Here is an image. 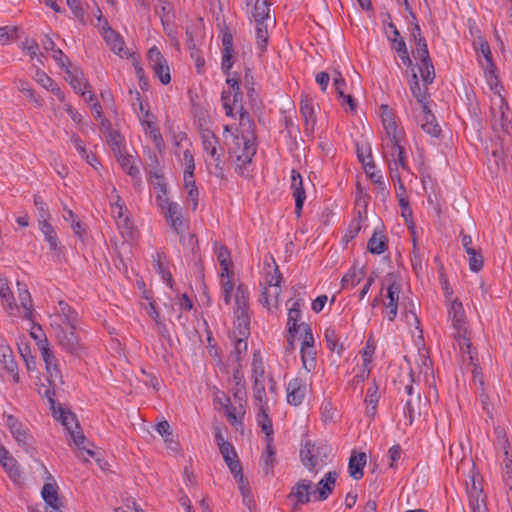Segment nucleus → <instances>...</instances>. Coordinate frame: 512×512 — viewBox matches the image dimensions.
Here are the masks:
<instances>
[{
	"label": "nucleus",
	"mask_w": 512,
	"mask_h": 512,
	"mask_svg": "<svg viewBox=\"0 0 512 512\" xmlns=\"http://www.w3.org/2000/svg\"><path fill=\"white\" fill-rule=\"evenodd\" d=\"M377 113L381 123L382 156L388 165L390 176L400 183V169L407 171L406 133L399 117L388 105H380Z\"/></svg>",
	"instance_id": "nucleus-1"
},
{
	"label": "nucleus",
	"mask_w": 512,
	"mask_h": 512,
	"mask_svg": "<svg viewBox=\"0 0 512 512\" xmlns=\"http://www.w3.org/2000/svg\"><path fill=\"white\" fill-rule=\"evenodd\" d=\"M224 139L234 170L241 176H250L257 150L252 120L244 119V125H237L236 122L225 124Z\"/></svg>",
	"instance_id": "nucleus-2"
},
{
	"label": "nucleus",
	"mask_w": 512,
	"mask_h": 512,
	"mask_svg": "<svg viewBox=\"0 0 512 512\" xmlns=\"http://www.w3.org/2000/svg\"><path fill=\"white\" fill-rule=\"evenodd\" d=\"M233 304V314L236 318L234 329L230 334L233 344L232 354L236 361H240L247 352V338L250 329V316L248 311V299L246 292L238 287L235 291V303Z\"/></svg>",
	"instance_id": "nucleus-3"
},
{
	"label": "nucleus",
	"mask_w": 512,
	"mask_h": 512,
	"mask_svg": "<svg viewBox=\"0 0 512 512\" xmlns=\"http://www.w3.org/2000/svg\"><path fill=\"white\" fill-rule=\"evenodd\" d=\"M215 253L217 262L219 263V278L222 290V297L227 305L235 303V291L241 287L248 296V291L241 284H238V279L233 271V263L228 249L221 245H215Z\"/></svg>",
	"instance_id": "nucleus-4"
},
{
	"label": "nucleus",
	"mask_w": 512,
	"mask_h": 512,
	"mask_svg": "<svg viewBox=\"0 0 512 512\" xmlns=\"http://www.w3.org/2000/svg\"><path fill=\"white\" fill-rule=\"evenodd\" d=\"M18 287V300L20 304L13 301L12 293L7 284L6 279L0 277V297L6 305V310L10 315L16 317H23L27 320L33 318V303L31 295L25 285L17 282Z\"/></svg>",
	"instance_id": "nucleus-5"
},
{
	"label": "nucleus",
	"mask_w": 512,
	"mask_h": 512,
	"mask_svg": "<svg viewBox=\"0 0 512 512\" xmlns=\"http://www.w3.org/2000/svg\"><path fill=\"white\" fill-rule=\"evenodd\" d=\"M227 89L222 92V106L226 116L233 119L237 125H244V119L251 120L249 114L243 106V96L240 92L238 79L235 77H227Z\"/></svg>",
	"instance_id": "nucleus-6"
},
{
	"label": "nucleus",
	"mask_w": 512,
	"mask_h": 512,
	"mask_svg": "<svg viewBox=\"0 0 512 512\" xmlns=\"http://www.w3.org/2000/svg\"><path fill=\"white\" fill-rule=\"evenodd\" d=\"M53 417L58 420L70 435L71 442L79 449L86 451L89 456H94V452L86 445L87 439L82 433L75 415L61 406L52 404Z\"/></svg>",
	"instance_id": "nucleus-7"
},
{
	"label": "nucleus",
	"mask_w": 512,
	"mask_h": 512,
	"mask_svg": "<svg viewBox=\"0 0 512 512\" xmlns=\"http://www.w3.org/2000/svg\"><path fill=\"white\" fill-rule=\"evenodd\" d=\"M201 141L207 169L212 171L217 177H222L224 168L217 137L212 131L204 130L201 133Z\"/></svg>",
	"instance_id": "nucleus-8"
},
{
	"label": "nucleus",
	"mask_w": 512,
	"mask_h": 512,
	"mask_svg": "<svg viewBox=\"0 0 512 512\" xmlns=\"http://www.w3.org/2000/svg\"><path fill=\"white\" fill-rule=\"evenodd\" d=\"M483 70L486 82L495 95L492 99V112L495 114V116H499L500 126L505 128L508 122L507 113L509 108L501 94L503 87L498 80L494 66L492 68L489 67Z\"/></svg>",
	"instance_id": "nucleus-9"
},
{
	"label": "nucleus",
	"mask_w": 512,
	"mask_h": 512,
	"mask_svg": "<svg viewBox=\"0 0 512 512\" xmlns=\"http://www.w3.org/2000/svg\"><path fill=\"white\" fill-rule=\"evenodd\" d=\"M448 314L454 329L455 340L463 352L465 350L469 352L470 342L462 303L457 300H453L448 308Z\"/></svg>",
	"instance_id": "nucleus-10"
},
{
	"label": "nucleus",
	"mask_w": 512,
	"mask_h": 512,
	"mask_svg": "<svg viewBox=\"0 0 512 512\" xmlns=\"http://www.w3.org/2000/svg\"><path fill=\"white\" fill-rule=\"evenodd\" d=\"M413 36L416 41L415 58L418 60V70L425 85L433 82L435 78L434 66L430 60L426 41L421 37L420 28L415 27Z\"/></svg>",
	"instance_id": "nucleus-11"
},
{
	"label": "nucleus",
	"mask_w": 512,
	"mask_h": 512,
	"mask_svg": "<svg viewBox=\"0 0 512 512\" xmlns=\"http://www.w3.org/2000/svg\"><path fill=\"white\" fill-rule=\"evenodd\" d=\"M49 323L52 331L65 328H78V314L66 302L59 301L48 313Z\"/></svg>",
	"instance_id": "nucleus-12"
},
{
	"label": "nucleus",
	"mask_w": 512,
	"mask_h": 512,
	"mask_svg": "<svg viewBox=\"0 0 512 512\" xmlns=\"http://www.w3.org/2000/svg\"><path fill=\"white\" fill-rule=\"evenodd\" d=\"M300 457L304 467L311 473H317L327 464V448L306 441L300 450Z\"/></svg>",
	"instance_id": "nucleus-13"
},
{
	"label": "nucleus",
	"mask_w": 512,
	"mask_h": 512,
	"mask_svg": "<svg viewBox=\"0 0 512 512\" xmlns=\"http://www.w3.org/2000/svg\"><path fill=\"white\" fill-rule=\"evenodd\" d=\"M147 59L154 76L161 84L168 85L171 82V69L168 61L156 46L149 49Z\"/></svg>",
	"instance_id": "nucleus-14"
},
{
	"label": "nucleus",
	"mask_w": 512,
	"mask_h": 512,
	"mask_svg": "<svg viewBox=\"0 0 512 512\" xmlns=\"http://www.w3.org/2000/svg\"><path fill=\"white\" fill-rule=\"evenodd\" d=\"M300 328L303 329L300 348L302 367L307 373H309L316 367V350L314 347L315 340L311 327L308 324L302 323Z\"/></svg>",
	"instance_id": "nucleus-15"
},
{
	"label": "nucleus",
	"mask_w": 512,
	"mask_h": 512,
	"mask_svg": "<svg viewBox=\"0 0 512 512\" xmlns=\"http://www.w3.org/2000/svg\"><path fill=\"white\" fill-rule=\"evenodd\" d=\"M77 329L78 328H65L53 331L60 347L73 355H80L83 351V346L78 336Z\"/></svg>",
	"instance_id": "nucleus-16"
},
{
	"label": "nucleus",
	"mask_w": 512,
	"mask_h": 512,
	"mask_svg": "<svg viewBox=\"0 0 512 512\" xmlns=\"http://www.w3.org/2000/svg\"><path fill=\"white\" fill-rule=\"evenodd\" d=\"M289 498L292 501H295L296 504H306L309 502L318 501L315 485L309 480H301L299 481L292 489L289 494Z\"/></svg>",
	"instance_id": "nucleus-17"
},
{
	"label": "nucleus",
	"mask_w": 512,
	"mask_h": 512,
	"mask_svg": "<svg viewBox=\"0 0 512 512\" xmlns=\"http://www.w3.org/2000/svg\"><path fill=\"white\" fill-rule=\"evenodd\" d=\"M101 34L111 50L121 58H129L132 52L125 46L121 36L108 26H103Z\"/></svg>",
	"instance_id": "nucleus-18"
},
{
	"label": "nucleus",
	"mask_w": 512,
	"mask_h": 512,
	"mask_svg": "<svg viewBox=\"0 0 512 512\" xmlns=\"http://www.w3.org/2000/svg\"><path fill=\"white\" fill-rule=\"evenodd\" d=\"M127 210L120 196L116 195L111 201V213L120 229H124L123 233L131 235L132 223L126 214Z\"/></svg>",
	"instance_id": "nucleus-19"
},
{
	"label": "nucleus",
	"mask_w": 512,
	"mask_h": 512,
	"mask_svg": "<svg viewBox=\"0 0 512 512\" xmlns=\"http://www.w3.org/2000/svg\"><path fill=\"white\" fill-rule=\"evenodd\" d=\"M4 424L20 446L28 444L31 436L28 428L13 415H4Z\"/></svg>",
	"instance_id": "nucleus-20"
},
{
	"label": "nucleus",
	"mask_w": 512,
	"mask_h": 512,
	"mask_svg": "<svg viewBox=\"0 0 512 512\" xmlns=\"http://www.w3.org/2000/svg\"><path fill=\"white\" fill-rule=\"evenodd\" d=\"M308 384L306 379L298 376L292 379L287 385V401L297 406L302 403L307 393Z\"/></svg>",
	"instance_id": "nucleus-21"
},
{
	"label": "nucleus",
	"mask_w": 512,
	"mask_h": 512,
	"mask_svg": "<svg viewBox=\"0 0 512 512\" xmlns=\"http://www.w3.org/2000/svg\"><path fill=\"white\" fill-rule=\"evenodd\" d=\"M38 227L49 246L50 252L53 254V258L60 260L64 254V247L61 244L54 227L51 223L43 224Z\"/></svg>",
	"instance_id": "nucleus-22"
},
{
	"label": "nucleus",
	"mask_w": 512,
	"mask_h": 512,
	"mask_svg": "<svg viewBox=\"0 0 512 512\" xmlns=\"http://www.w3.org/2000/svg\"><path fill=\"white\" fill-rule=\"evenodd\" d=\"M66 80L76 93L85 97V100L90 102L93 100V95L87 91V82L83 73L78 69H66Z\"/></svg>",
	"instance_id": "nucleus-23"
},
{
	"label": "nucleus",
	"mask_w": 512,
	"mask_h": 512,
	"mask_svg": "<svg viewBox=\"0 0 512 512\" xmlns=\"http://www.w3.org/2000/svg\"><path fill=\"white\" fill-rule=\"evenodd\" d=\"M418 124L422 130L431 136H438L440 133V127L435 121V117L431 114L428 104L420 107L419 112L416 114Z\"/></svg>",
	"instance_id": "nucleus-24"
},
{
	"label": "nucleus",
	"mask_w": 512,
	"mask_h": 512,
	"mask_svg": "<svg viewBox=\"0 0 512 512\" xmlns=\"http://www.w3.org/2000/svg\"><path fill=\"white\" fill-rule=\"evenodd\" d=\"M252 2L253 0H247L246 4L247 7L251 6V9L248 10V14L255 23L274 21L270 16V8L266 0H255L253 4Z\"/></svg>",
	"instance_id": "nucleus-25"
},
{
	"label": "nucleus",
	"mask_w": 512,
	"mask_h": 512,
	"mask_svg": "<svg viewBox=\"0 0 512 512\" xmlns=\"http://www.w3.org/2000/svg\"><path fill=\"white\" fill-rule=\"evenodd\" d=\"M142 130L146 136L150 138L153 145L157 149H161L163 146V138L155 124V117L153 114H145L143 120H139Z\"/></svg>",
	"instance_id": "nucleus-26"
},
{
	"label": "nucleus",
	"mask_w": 512,
	"mask_h": 512,
	"mask_svg": "<svg viewBox=\"0 0 512 512\" xmlns=\"http://www.w3.org/2000/svg\"><path fill=\"white\" fill-rule=\"evenodd\" d=\"M161 211L164 214L170 226L177 233H182L185 230L186 224L183 220L181 207L179 206L178 203L173 202L172 204L167 206L165 209H162Z\"/></svg>",
	"instance_id": "nucleus-27"
},
{
	"label": "nucleus",
	"mask_w": 512,
	"mask_h": 512,
	"mask_svg": "<svg viewBox=\"0 0 512 512\" xmlns=\"http://www.w3.org/2000/svg\"><path fill=\"white\" fill-rule=\"evenodd\" d=\"M387 300L385 303L386 317L389 321H393L398 312V305L400 300V285L396 282L391 283L387 288Z\"/></svg>",
	"instance_id": "nucleus-28"
},
{
	"label": "nucleus",
	"mask_w": 512,
	"mask_h": 512,
	"mask_svg": "<svg viewBox=\"0 0 512 512\" xmlns=\"http://www.w3.org/2000/svg\"><path fill=\"white\" fill-rule=\"evenodd\" d=\"M233 36L230 32L222 33V63L221 67L225 74H229L233 66Z\"/></svg>",
	"instance_id": "nucleus-29"
},
{
	"label": "nucleus",
	"mask_w": 512,
	"mask_h": 512,
	"mask_svg": "<svg viewBox=\"0 0 512 512\" xmlns=\"http://www.w3.org/2000/svg\"><path fill=\"white\" fill-rule=\"evenodd\" d=\"M291 189L293 197L295 198L296 212L299 215L303 208L306 195L303 188V179L301 175L295 170H292L291 173Z\"/></svg>",
	"instance_id": "nucleus-30"
},
{
	"label": "nucleus",
	"mask_w": 512,
	"mask_h": 512,
	"mask_svg": "<svg viewBox=\"0 0 512 512\" xmlns=\"http://www.w3.org/2000/svg\"><path fill=\"white\" fill-rule=\"evenodd\" d=\"M281 293L282 289L280 285H270V287H263L260 303L268 310L277 308L281 301Z\"/></svg>",
	"instance_id": "nucleus-31"
},
{
	"label": "nucleus",
	"mask_w": 512,
	"mask_h": 512,
	"mask_svg": "<svg viewBox=\"0 0 512 512\" xmlns=\"http://www.w3.org/2000/svg\"><path fill=\"white\" fill-rule=\"evenodd\" d=\"M41 496L46 503V512L53 507H62V502L58 496V486L56 482L52 481L45 483L41 490Z\"/></svg>",
	"instance_id": "nucleus-32"
},
{
	"label": "nucleus",
	"mask_w": 512,
	"mask_h": 512,
	"mask_svg": "<svg viewBox=\"0 0 512 512\" xmlns=\"http://www.w3.org/2000/svg\"><path fill=\"white\" fill-rule=\"evenodd\" d=\"M280 282L281 275L278 271V267L276 266L274 260L272 258L270 260H265L262 269V287H270V285H280Z\"/></svg>",
	"instance_id": "nucleus-33"
},
{
	"label": "nucleus",
	"mask_w": 512,
	"mask_h": 512,
	"mask_svg": "<svg viewBox=\"0 0 512 512\" xmlns=\"http://www.w3.org/2000/svg\"><path fill=\"white\" fill-rule=\"evenodd\" d=\"M338 474L334 471H329L315 486V492L318 501H323L328 498L334 489Z\"/></svg>",
	"instance_id": "nucleus-34"
},
{
	"label": "nucleus",
	"mask_w": 512,
	"mask_h": 512,
	"mask_svg": "<svg viewBox=\"0 0 512 512\" xmlns=\"http://www.w3.org/2000/svg\"><path fill=\"white\" fill-rule=\"evenodd\" d=\"M367 455L364 452L353 453L349 459L348 471L352 478L358 480L363 477V468L366 465Z\"/></svg>",
	"instance_id": "nucleus-35"
},
{
	"label": "nucleus",
	"mask_w": 512,
	"mask_h": 512,
	"mask_svg": "<svg viewBox=\"0 0 512 512\" xmlns=\"http://www.w3.org/2000/svg\"><path fill=\"white\" fill-rule=\"evenodd\" d=\"M35 81L46 90L51 91L60 101H64L65 95L60 87L44 71L37 70L34 76Z\"/></svg>",
	"instance_id": "nucleus-36"
},
{
	"label": "nucleus",
	"mask_w": 512,
	"mask_h": 512,
	"mask_svg": "<svg viewBox=\"0 0 512 512\" xmlns=\"http://www.w3.org/2000/svg\"><path fill=\"white\" fill-rule=\"evenodd\" d=\"M218 448L230 472L239 474L240 462L238 460L237 453L232 444L227 442L223 446H219Z\"/></svg>",
	"instance_id": "nucleus-37"
},
{
	"label": "nucleus",
	"mask_w": 512,
	"mask_h": 512,
	"mask_svg": "<svg viewBox=\"0 0 512 512\" xmlns=\"http://www.w3.org/2000/svg\"><path fill=\"white\" fill-rule=\"evenodd\" d=\"M506 156L502 150H495L492 152L491 157L488 158V170L493 178L500 175L501 171L505 170Z\"/></svg>",
	"instance_id": "nucleus-38"
},
{
	"label": "nucleus",
	"mask_w": 512,
	"mask_h": 512,
	"mask_svg": "<svg viewBox=\"0 0 512 512\" xmlns=\"http://www.w3.org/2000/svg\"><path fill=\"white\" fill-rule=\"evenodd\" d=\"M274 24L273 22L255 23V36L256 46L260 52L266 51L269 40V28Z\"/></svg>",
	"instance_id": "nucleus-39"
},
{
	"label": "nucleus",
	"mask_w": 512,
	"mask_h": 512,
	"mask_svg": "<svg viewBox=\"0 0 512 512\" xmlns=\"http://www.w3.org/2000/svg\"><path fill=\"white\" fill-rule=\"evenodd\" d=\"M300 113L305 121L306 130H313L316 124L315 108L311 100L301 101Z\"/></svg>",
	"instance_id": "nucleus-40"
},
{
	"label": "nucleus",
	"mask_w": 512,
	"mask_h": 512,
	"mask_svg": "<svg viewBox=\"0 0 512 512\" xmlns=\"http://www.w3.org/2000/svg\"><path fill=\"white\" fill-rule=\"evenodd\" d=\"M379 402L378 387L372 385L367 389L365 404L367 416L373 418L376 414L377 405Z\"/></svg>",
	"instance_id": "nucleus-41"
},
{
	"label": "nucleus",
	"mask_w": 512,
	"mask_h": 512,
	"mask_svg": "<svg viewBox=\"0 0 512 512\" xmlns=\"http://www.w3.org/2000/svg\"><path fill=\"white\" fill-rule=\"evenodd\" d=\"M224 412L232 425L236 426L242 423L245 410L241 400H239L237 405H232L230 403L228 407L224 409Z\"/></svg>",
	"instance_id": "nucleus-42"
},
{
	"label": "nucleus",
	"mask_w": 512,
	"mask_h": 512,
	"mask_svg": "<svg viewBox=\"0 0 512 512\" xmlns=\"http://www.w3.org/2000/svg\"><path fill=\"white\" fill-rule=\"evenodd\" d=\"M183 188L186 192V201L192 210H196L199 203V190L196 181L183 182Z\"/></svg>",
	"instance_id": "nucleus-43"
},
{
	"label": "nucleus",
	"mask_w": 512,
	"mask_h": 512,
	"mask_svg": "<svg viewBox=\"0 0 512 512\" xmlns=\"http://www.w3.org/2000/svg\"><path fill=\"white\" fill-rule=\"evenodd\" d=\"M410 90L413 96L417 99L420 107L423 105H427V97H426V87H421L418 81V76L415 72H413L411 80L409 82Z\"/></svg>",
	"instance_id": "nucleus-44"
},
{
	"label": "nucleus",
	"mask_w": 512,
	"mask_h": 512,
	"mask_svg": "<svg viewBox=\"0 0 512 512\" xmlns=\"http://www.w3.org/2000/svg\"><path fill=\"white\" fill-rule=\"evenodd\" d=\"M363 277V269L359 267H353L343 276L341 280L342 287L352 288L356 286L362 280Z\"/></svg>",
	"instance_id": "nucleus-45"
},
{
	"label": "nucleus",
	"mask_w": 512,
	"mask_h": 512,
	"mask_svg": "<svg viewBox=\"0 0 512 512\" xmlns=\"http://www.w3.org/2000/svg\"><path fill=\"white\" fill-rule=\"evenodd\" d=\"M324 338L327 343V347L331 351L337 352L338 354L341 353V351L343 350V346L340 343V337L337 333L336 328H334V327L326 328V330L324 332Z\"/></svg>",
	"instance_id": "nucleus-46"
},
{
	"label": "nucleus",
	"mask_w": 512,
	"mask_h": 512,
	"mask_svg": "<svg viewBox=\"0 0 512 512\" xmlns=\"http://www.w3.org/2000/svg\"><path fill=\"white\" fill-rule=\"evenodd\" d=\"M368 250L372 254H382L387 249L385 236L380 232H375L368 241Z\"/></svg>",
	"instance_id": "nucleus-47"
},
{
	"label": "nucleus",
	"mask_w": 512,
	"mask_h": 512,
	"mask_svg": "<svg viewBox=\"0 0 512 512\" xmlns=\"http://www.w3.org/2000/svg\"><path fill=\"white\" fill-rule=\"evenodd\" d=\"M71 142L72 144L74 145L75 149L78 151V153L80 154V156L86 160V162L91 165L92 167L94 168H97V164H98V161H97V158L95 157L94 154H92L91 152H88L87 149L84 147L81 139L76 136V135H73L71 137Z\"/></svg>",
	"instance_id": "nucleus-48"
},
{
	"label": "nucleus",
	"mask_w": 512,
	"mask_h": 512,
	"mask_svg": "<svg viewBox=\"0 0 512 512\" xmlns=\"http://www.w3.org/2000/svg\"><path fill=\"white\" fill-rule=\"evenodd\" d=\"M34 204L37 209L38 226L50 223L51 215L47 204L39 196L34 197Z\"/></svg>",
	"instance_id": "nucleus-49"
},
{
	"label": "nucleus",
	"mask_w": 512,
	"mask_h": 512,
	"mask_svg": "<svg viewBox=\"0 0 512 512\" xmlns=\"http://www.w3.org/2000/svg\"><path fill=\"white\" fill-rule=\"evenodd\" d=\"M117 156L118 162L120 163L123 170L130 175L133 179H138L140 176L139 169L133 165V159L130 156L122 154H115Z\"/></svg>",
	"instance_id": "nucleus-50"
},
{
	"label": "nucleus",
	"mask_w": 512,
	"mask_h": 512,
	"mask_svg": "<svg viewBox=\"0 0 512 512\" xmlns=\"http://www.w3.org/2000/svg\"><path fill=\"white\" fill-rule=\"evenodd\" d=\"M392 48L397 52L404 66H412V60L410 59L406 43L402 38L392 39Z\"/></svg>",
	"instance_id": "nucleus-51"
},
{
	"label": "nucleus",
	"mask_w": 512,
	"mask_h": 512,
	"mask_svg": "<svg viewBox=\"0 0 512 512\" xmlns=\"http://www.w3.org/2000/svg\"><path fill=\"white\" fill-rule=\"evenodd\" d=\"M468 492L469 506L472 512H486L485 497L482 491Z\"/></svg>",
	"instance_id": "nucleus-52"
},
{
	"label": "nucleus",
	"mask_w": 512,
	"mask_h": 512,
	"mask_svg": "<svg viewBox=\"0 0 512 512\" xmlns=\"http://www.w3.org/2000/svg\"><path fill=\"white\" fill-rule=\"evenodd\" d=\"M301 316L300 308L298 303H294L292 307L289 308L288 312V328L291 334L296 333L298 330L303 332V329L300 328V325L297 324Z\"/></svg>",
	"instance_id": "nucleus-53"
},
{
	"label": "nucleus",
	"mask_w": 512,
	"mask_h": 512,
	"mask_svg": "<svg viewBox=\"0 0 512 512\" xmlns=\"http://www.w3.org/2000/svg\"><path fill=\"white\" fill-rule=\"evenodd\" d=\"M409 176H410V172H409V169L407 168V171H403L402 169H400V183L391 177V179L395 183L397 196L399 198V204L402 208H405V209L408 207V200H407L406 196L404 195L405 187H404L403 179H405Z\"/></svg>",
	"instance_id": "nucleus-54"
},
{
	"label": "nucleus",
	"mask_w": 512,
	"mask_h": 512,
	"mask_svg": "<svg viewBox=\"0 0 512 512\" xmlns=\"http://www.w3.org/2000/svg\"><path fill=\"white\" fill-rule=\"evenodd\" d=\"M2 357H3V364H4L5 370H7V372L11 374V376L15 382H18L19 375L17 372V364L14 361L11 352L8 349H4L3 353H2Z\"/></svg>",
	"instance_id": "nucleus-55"
},
{
	"label": "nucleus",
	"mask_w": 512,
	"mask_h": 512,
	"mask_svg": "<svg viewBox=\"0 0 512 512\" xmlns=\"http://www.w3.org/2000/svg\"><path fill=\"white\" fill-rule=\"evenodd\" d=\"M46 366L47 379L52 387H57L62 384V376L60 370L58 369L57 362H49Z\"/></svg>",
	"instance_id": "nucleus-56"
},
{
	"label": "nucleus",
	"mask_w": 512,
	"mask_h": 512,
	"mask_svg": "<svg viewBox=\"0 0 512 512\" xmlns=\"http://www.w3.org/2000/svg\"><path fill=\"white\" fill-rule=\"evenodd\" d=\"M272 441L273 438H269V440H266V450L261 458L266 473H268L272 469L275 460V450L272 445Z\"/></svg>",
	"instance_id": "nucleus-57"
},
{
	"label": "nucleus",
	"mask_w": 512,
	"mask_h": 512,
	"mask_svg": "<svg viewBox=\"0 0 512 512\" xmlns=\"http://www.w3.org/2000/svg\"><path fill=\"white\" fill-rule=\"evenodd\" d=\"M376 345L374 340L370 337L366 341L365 346L361 351L362 363L366 366H372Z\"/></svg>",
	"instance_id": "nucleus-58"
},
{
	"label": "nucleus",
	"mask_w": 512,
	"mask_h": 512,
	"mask_svg": "<svg viewBox=\"0 0 512 512\" xmlns=\"http://www.w3.org/2000/svg\"><path fill=\"white\" fill-rule=\"evenodd\" d=\"M108 144L112 148L115 154H120L122 152V146L124 143L123 136L117 131L111 130L105 135Z\"/></svg>",
	"instance_id": "nucleus-59"
},
{
	"label": "nucleus",
	"mask_w": 512,
	"mask_h": 512,
	"mask_svg": "<svg viewBox=\"0 0 512 512\" xmlns=\"http://www.w3.org/2000/svg\"><path fill=\"white\" fill-rule=\"evenodd\" d=\"M163 254L160 252H156L155 255H153V266L157 270V272L161 275L162 279L169 283L171 281V275L167 271L164 263L162 262Z\"/></svg>",
	"instance_id": "nucleus-60"
},
{
	"label": "nucleus",
	"mask_w": 512,
	"mask_h": 512,
	"mask_svg": "<svg viewBox=\"0 0 512 512\" xmlns=\"http://www.w3.org/2000/svg\"><path fill=\"white\" fill-rule=\"evenodd\" d=\"M156 430L164 438L165 442L168 443V447L176 450L177 444L171 438L169 423L167 421L159 422L156 426Z\"/></svg>",
	"instance_id": "nucleus-61"
},
{
	"label": "nucleus",
	"mask_w": 512,
	"mask_h": 512,
	"mask_svg": "<svg viewBox=\"0 0 512 512\" xmlns=\"http://www.w3.org/2000/svg\"><path fill=\"white\" fill-rule=\"evenodd\" d=\"M149 181L152 186L154 195L167 192V184L161 175L154 173L150 175Z\"/></svg>",
	"instance_id": "nucleus-62"
},
{
	"label": "nucleus",
	"mask_w": 512,
	"mask_h": 512,
	"mask_svg": "<svg viewBox=\"0 0 512 512\" xmlns=\"http://www.w3.org/2000/svg\"><path fill=\"white\" fill-rule=\"evenodd\" d=\"M469 268L473 272H478L483 267V257L480 252L473 250L468 251Z\"/></svg>",
	"instance_id": "nucleus-63"
},
{
	"label": "nucleus",
	"mask_w": 512,
	"mask_h": 512,
	"mask_svg": "<svg viewBox=\"0 0 512 512\" xmlns=\"http://www.w3.org/2000/svg\"><path fill=\"white\" fill-rule=\"evenodd\" d=\"M179 149L180 151L176 153V156L181 166L195 163L194 155L189 147H184V145L179 144Z\"/></svg>",
	"instance_id": "nucleus-64"
}]
</instances>
